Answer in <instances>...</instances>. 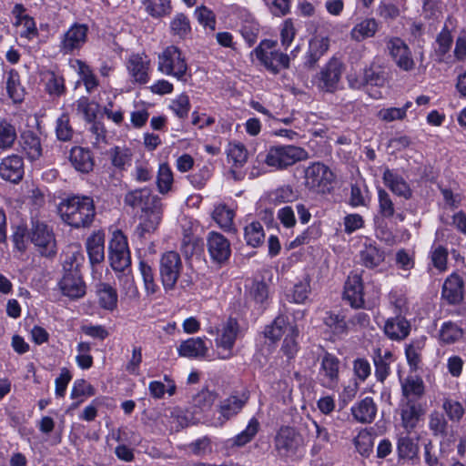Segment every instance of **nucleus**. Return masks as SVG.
Segmentation results:
<instances>
[{"label":"nucleus","instance_id":"61","mask_svg":"<svg viewBox=\"0 0 466 466\" xmlns=\"http://www.w3.org/2000/svg\"><path fill=\"white\" fill-rule=\"evenodd\" d=\"M15 138V127L5 120L0 121V149L11 147Z\"/></svg>","mask_w":466,"mask_h":466},{"label":"nucleus","instance_id":"31","mask_svg":"<svg viewBox=\"0 0 466 466\" xmlns=\"http://www.w3.org/2000/svg\"><path fill=\"white\" fill-rule=\"evenodd\" d=\"M464 329L451 320L441 323L438 331V341L441 346L452 345L461 342L464 338Z\"/></svg>","mask_w":466,"mask_h":466},{"label":"nucleus","instance_id":"56","mask_svg":"<svg viewBox=\"0 0 466 466\" xmlns=\"http://www.w3.org/2000/svg\"><path fill=\"white\" fill-rule=\"evenodd\" d=\"M265 233L259 222H252L245 228V239L248 245L254 248L264 242Z\"/></svg>","mask_w":466,"mask_h":466},{"label":"nucleus","instance_id":"8","mask_svg":"<svg viewBox=\"0 0 466 466\" xmlns=\"http://www.w3.org/2000/svg\"><path fill=\"white\" fill-rule=\"evenodd\" d=\"M182 261L176 251L165 252L159 261V273L163 288L166 291L173 290L182 270Z\"/></svg>","mask_w":466,"mask_h":466},{"label":"nucleus","instance_id":"2","mask_svg":"<svg viewBox=\"0 0 466 466\" xmlns=\"http://www.w3.org/2000/svg\"><path fill=\"white\" fill-rule=\"evenodd\" d=\"M258 157H260L268 167L282 170L297 162L308 159L309 153L303 147L293 145L273 146L265 154H259Z\"/></svg>","mask_w":466,"mask_h":466},{"label":"nucleus","instance_id":"9","mask_svg":"<svg viewBox=\"0 0 466 466\" xmlns=\"http://www.w3.org/2000/svg\"><path fill=\"white\" fill-rule=\"evenodd\" d=\"M30 239L42 256L52 257L56 253V243L52 228L45 222L33 219Z\"/></svg>","mask_w":466,"mask_h":466},{"label":"nucleus","instance_id":"4","mask_svg":"<svg viewBox=\"0 0 466 466\" xmlns=\"http://www.w3.org/2000/svg\"><path fill=\"white\" fill-rule=\"evenodd\" d=\"M208 333L215 334L218 359L228 360L234 356L233 349L240 335V327L236 319L228 318L216 328L215 332L210 329Z\"/></svg>","mask_w":466,"mask_h":466},{"label":"nucleus","instance_id":"30","mask_svg":"<svg viewBox=\"0 0 466 466\" xmlns=\"http://www.w3.org/2000/svg\"><path fill=\"white\" fill-rule=\"evenodd\" d=\"M178 354L186 358H204L208 359V348L204 339L200 337L190 338L180 343L177 348Z\"/></svg>","mask_w":466,"mask_h":466},{"label":"nucleus","instance_id":"10","mask_svg":"<svg viewBox=\"0 0 466 466\" xmlns=\"http://www.w3.org/2000/svg\"><path fill=\"white\" fill-rule=\"evenodd\" d=\"M108 258L116 271H123L131 263L127 240L121 231L113 233L108 246Z\"/></svg>","mask_w":466,"mask_h":466},{"label":"nucleus","instance_id":"17","mask_svg":"<svg viewBox=\"0 0 466 466\" xmlns=\"http://www.w3.org/2000/svg\"><path fill=\"white\" fill-rule=\"evenodd\" d=\"M247 401L248 397L245 395L241 397L231 395L220 401L218 407L219 416L215 420L214 425L216 427L223 426L228 420L237 416L242 410Z\"/></svg>","mask_w":466,"mask_h":466},{"label":"nucleus","instance_id":"50","mask_svg":"<svg viewBox=\"0 0 466 466\" xmlns=\"http://www.w3.org/2000/svg\"><path fill=\"white\" fill-rule=\"evenodd\" d=\"M170 30L173 35L185 39L191 33L188 17L182 13L177 14L170 22Z\"/></svg>","mask_w":466,"mask_h":466},{"label":"nucleus","instance_id":"5","mask_svg":"<svg viewBox=\"0 0 466 466\" xmlns=\"http://www.w3.org/2000/svg\"><path fill=\"white\" fill-rule=\"evenodd\" d=\"M277 42L263 40L254 50L257 58L271 73L278 74L289 67V56L277 49Z\"/></svg>","mask_w":466,"mask_h":466},{"label":"nucleus","instance_id":"59","mask_svg":"<svg viewBox=\"0 0 466 466\" xmlns=\"http://www.w3.org/2000/svg\"><path fill=\"white\" fill-rule=\"evenodd\" d=\"M190 106L189 97L185 93L173 99L169 106L173 113L179 118H186L187 116Z\"/></svg>","mask_w":466,"mask_h":466},{"label":"nucleus","instance_id":"41","mask_svg":"<svg viewBox=\"0 0 466 466\" xmlns=\"http://www.w3.org/2000/svg\"><path fill=\"white\" fill-rule=\"evenodd\" d=\"M22 147L31 161L38 159L42 155L40 139L32 132H25L22 135Z\"/></svg>","mask_w":466,"mask_h":466},{"label":"nucleus","instance_id":"35","mask_svg":"<svg viewBox=\"0 0 466 466\" xmlns=\"http://www.w3.org/2000/svg\"><path fill=\"white\" fill-rule=\"evenodd\" d=\"M70 162L72 166L82 173H88L93 169L94 160L91 152L80 147H75L71 149Z\"/></svg>","mask_w":466,"mask_h":466},{"label":"nucleus","instance_id":"39","mask_svg":"<svg viewBox=\"0 0 466 466\" xmlns=\"http://www.w3.org/2000/svg\"><path fill=\"white\" fill-rule=\"evenodd\" d=\"M260 424L256 418H251L241 432L228 440L231 447H243L249 443L258 434Z\"/></svg>","mask_w":466,"mask_h":466},{"label":"nucleus","instance_id":"1","mask_svg":"<svg viewBox=\"0 0 466 466\" xmlns=\"http://www.w3.org/2000/svg\"><path fill=\"white\" fill-rule=\"evenodd\" d=\"M58 210L62 220L76 228L90 226L96 215L94 201L86 196H73L63 200Z\"/></svg>","mask_w":466,"mask_h":466},{"label":"nucleus","instance_id":"62","mask_svg":"<svg viewBox=\"0 0 466 466\" xmlns=\"http://www.w3.org/2000/svg\"><path fill=\"white\" fill-rule=\"evenodd\" d=\"M353 443L357 451L362 456H369L372 451L371 435L365 430L359 432L354 438Z\"/></svg>","mask_w":466,"mask_h":466},{"label":"nucleus","instance_id":"51","mask_svg":"<svg viewBox=\"0 0 466 466\" xmlns=\"http://www.w3.org/2000/svg\"><path fill=\"white\" fill-rule=\"evenodd\" d=\"M213 219L218 225L226 231L233 229V218L234 212L228 208L225 205H218L215 208L212 213Z\"/></svg>","mask_w":466,"mask_h":466},{"label":"nucleus","instance_id":"16","mask_svg":"<svg viewBox=\"0 0 466 466\" xmlns=\"http://www.w3.org/2000/svg\"><path fill=\"white\" fill-rule=\"evenodd\" d=\"M207 248L211 259L218 264L227 262L231 255L229 241L222 234L216 231L208 234Z\"/></svg>","mask_w":466,"mask_h":466},{"label":"nucleus","instance_id":"40","mask_svg":"<svg viewBox=\"0 0 466 466\" xmlns=\"http://www.w3.org/2000/svg\"><path fill=\"white\" fill-rule=\"evenodd\" d=\"M403 400L420 399L424 394V384L420 378L409 376L401 382Z\"/></svg>","mask_w":466,"mask_h":466},{"label":"nucleus","instance_id":"7","mask_svg":"<svg viewBox=\"0 0 466 466\" xmlns=\"http://www.w3.org/2000/svg\"><path fill=\"white\" fill-rule=\"evenodd\" d=\"M428 428L431 435L440 438V452L444 454L450 446L454 442L455 432L451 426L445 415L440 410H432L428 417Z\"/></svg>","mask_w":466,"mask_h":466},{"label":"nucleus","instance_id":"34","mask_svg":"<svg viewBox=\"0 0 466 466\" xmlns=\"http://www.w3.org/2000/svg\"><path fill=\"white\" fill-rule=\"evenodd\" d=\"M86 250L91 264L101 263L105 258V235L95 232L86 239Z\"/></svg>","mask_w":466,"mask_h":466},{"label":"nucleus","instance_id":"60","mask_svg":"<svg viewBox=\"0 0 466 466\" xmlns=\"http://www.w3.org/2000/svg\"><path fill=\"white\" fill-rule=\"evenodd\" d=\"M379 212L382 218H390L395 214L394 204L387 191L382 188L378 190Z\"/></svg>","mask_w":466,"mask_h":466},{"label":"nucleus","instance_id":"18","mask_svg":"<svg viewBox=\"0 0 466 466\" xmlns=\"http://www.w3.org/2000/svg\"><path fill=\"white\" fill-rule=\"evenodd\" d=\"M127 68L135 83L145 85L149 81L150 59L146 54H132L127 59Z\"/></svg>","mask_w":466,"mask_h":466},{"label":"nucleus","instance_id":"24","mask_svg":"<svg viewBox=\"0 0 466 466\" xmlns=\"http://www.w3.org/2000/svg\"><path fill=\"white\" fill-rule=\"evenodd\" d=\"M125 204L133 208H141L142 211L148 210L151 206L159 203L161 200L157 196L151 195L148 188H139L127 192L124 198Z\"/></svg>","mask_w":466,"mask_h":466},{"label":"nucleus","instance_id":"21","mask_svg":"<svg viewBox=\"0 0 466 466\" xmlns=\"http://www.w3.org/2000/svg\"><path fill=\"white\" fill-rule=\"evenodd\" d=\"M142 221L137 228V233L140 238H145L147 234L154 233L158 228L163 215V207L161 201L148 210L143 211Z\"/></svg>","mask_w":466,"mask_h":466},{"label":"nucleus","instance_id":"11","mask_svg":"<svg viewBox=\"0 0 466 466\" xmlns=\"http://www.w3.org/2000/svg\"><path fill=\"white\" fill-rule=\"evenodd\" d=\"M339 360L330 353H325L317 374L318 383L326 389L336 390L339 382Z\"/></svg>","mask_w":466,"mask_h":466},{"label":"nucleus","instance_id":"64","mask_svg":"<svg viewBox=\"0 0 466 466\" xmlns=\"http://www.w3.org/2000/svg\"><path fill=\"white\" fill-rule=\"evenodd\" d=\"M46 91L53 96H60L64 90V79L62 76H56L55 73L50 72L46 76Z\"/></svg>","mask_w":466,"mask_h":466},{"label":"nucleus","instance_id":"47","mask_svg":"<svg viewBox=\"0 0 466 466\" xmlns=\"http://www.w3.org/2000/svg\"><path fill=\"white\" fill-rule=\"evenodd\" d=\"M148 15L160 18L170 14L172 6L170 0H141Z\"/></svg>","mask_w":466,"mask_h":466},{"label":"nucleus","instance_id":"6","mask_svg":"<svg viewBox=\"0 0 466 466\" xmlns=\"http://www.w3.org/2000/svg\"><path fill=\"white\" fill-rule=\"evenodd\" d=\"M334 179L331 169L322 162H312L304 170L305 187L317 193L329 192Z\"/></svg>","mask_w":466,"mask_h":466},{"label":"nucleus","instance_id":"44","mask_svg":"<svg viewBox=\"0 0 466 466\" xmlns=\"http://www.w3.org/2000/svg\"><path fill=\"white\" fill-rule=\"evenodd\" d=\"M323 322L334 335L339 336L347 333L348 324L345 320V316L340 313L327 312Z\"/></svg>","mask_w":466,"mask_h":466},{"label":"nucleus","instance_id":"43","mask_svg":"<svg viewBox=\"0 0 466 466\" xmlns=\"http://www.w3.org/2000/svg\"><path fill=\"white\" fill-rule=\"evenodd\" d=\"M360 258L365 267L373 268L384 261L385 253L376 246L370 245L360 252Z\"/></svg>","mask_w":466,"mask_h":466},{"label":"nucleus","instance_id":"13","mask_svg":"<svg viewBox=\"0 0 466 466\" xmlns=\"http://www.w3.org/2000/svg\"><path fill=\"white\" fill-rule=\"evenodd\" d=\"M342 74V63L333 58L316 76L314 84L325 92H334L338 89Z\"/></svg>","mask_w":466,"mask_h":466},{"label":"nucleus","instance_id":"29","mask_svg":"<svg viewBox=\"0 0 466 466\" xmlns=\"http://www.w3.org/2000/svg\"><path fill=\"white\" fill-rule=\"evenodd\" d=\"M384 333L391 340H403L410 332V322L400 315L390 318L384 324Z\"/></svg>","mask_w":466,"mask_h":466},{"label":"nucleus","instance_id":"57","mask_svg":"<svg viewBox=\"0 0 466 466\" xmlns=\"http://www.w3.org/2000/svg\"><path fill=\"white\" fill-rule=\"evenodd\" d=\"M397 451L400 459H412L418 452V445L409 436H402L398 439Z\"/></svg>","mask_w":466,"mask_h":466},{"label":"nucleus","instance_id":"32","mask_svg":"<svg viewBox=\"0 0 466 466\" xmlns=\"http://www.w3.org/2000/svg\"><path fill=\"white\" fill-rule=\"evenodd\" d=\"M380 28V23L373 17L364 18L350 30V37L356 42L374 37Z\"/></svg>","mask_w":466,"mask_h":466},{"label":"nucleus","instance_id":"14","mask_svg":"<svg viewBox=\"0 0 466 466\" xmlns=\"http://www.w3.org/2000/svg\"><path fill=\"white\" fill-rule=\"evenodd\" d=\"M386 46L390 57L400 69L409 72L415 67L411 51L401 38H388L386 40Z\"/></svg>","mask_w":466,"mask_h":466},{"label":"nucleus","instance_id":"46","mask_svg":"<svg viewBox=\"0 0 466 466\" xmlns=\"http://www.w3.org/2000/svg\"><path fill=\"white\" fill-rule=\"evenodd\" d=\"M84 261V256L77 247L70 248L65 253V259L63 261L64 273H77L80 272L79 267Z\"/></svg>","mask_w":466,"mask_h":466},{"label":"nucleus","instance_id":"20","mask_svg":"<svg viewBox=\"0 0 466 466\" xmlns=\"http://www.w3.org/2000/svg\"><path fill=\"white\" fill-rule=\"evenodd\" d=\"M300 445V437L291 427H282L275 437V448L282 455L295 453Z\"/></svg>","mask_w":466,"mask_h":466},{"label":"nucleus","instance_id":"38","mask_svg":"<svg viewBox=\"0 0 466 466\" xmlns=\"http://www.w3.org/2000/svg\"><path fill=\"white\" fill-rule=\"evenodd\" d=\"M96 295L101 308L106 310H114L117 305L116 290L109 284L100 283L96 286Z\"/></svg>","mask_w":466,"mask_h":466},{"label":"nucleus","instance_id":"53","mask_svg":"<svg viewBox=\"0 0 466 466\" xmlns=\"http://www.w3.org/2000/svg\"><path fill=\"white\" fill-rule=\"evenodd\" d=\"M173 172L170 167L166 164H160L157 171V184L159 193L167 194L172 188Z\"/></svg>","mask_w":466,"mask_h":466},{"label":"nucleus","instance_id":"49","mask_svg":"<svg viewBox=\"0 0 466 466\" xmlns=\"http://www.w3.org/2000/svg\"><path fill=\"white\" fill-rule=\"evenodd\" d=\"M293 327L289 325L284 316L277 317L271 325L266 327L264 334L265 337L272 341L279 340L284 334L289 332V328Z\"/></svg>","mask_w":466,"mask_h":466},{"label":"nucleus","instance_id":"23","mask_svg":"<svg viewBox=\"0 0 466 466\" xmlns=\"http://www.w3.org/2000/svg\"><path fill=\"white\" fill-rule=\"evenodd\" d=\"M62 293L70 299H79L86 294V284L80 272L64 273L59 281Z\"/></svg>","mask_w":466,"mask_h":466},{"label":"nucleus","instance_id":"25","mask_svg":"<svg viewBox=\"0 0 466 466\" xmlns=\"http://www.w3.org/2000/svg\"><path fill=\"white\" fill-rule=\"evenodd\" d=\"M24 175V164L21 157L9 156L0 163V177L12 183L19 182Z\"/></svg>","mask_w":466,"mask_h":466},{"label":"nucleus","instance_id":"52","mask_svg":"<svg viewBox=\"0 0 466 466\" xmlns=\"http://www.w3.org/2000/svg\"><path fill=\"white\" fill-rule=\"evenodd\" d=\"M6 90L9 96L15 102H20L24 96V88L20 83V76L15 70H10L7 73Z\"/></svg>","mask_w":466,"mask_h":466},{"label":"nucleus","instance_id":"45","mask_svg":"<svg viewBox=\"0 0 466 466\" xmlns=\"http://www.w3.org/2000/svg\"><path fill=\"white\" fill-rule=\"evenodd\" d=\"M107 154L111 164L118 169L123 170L131 165L132 154L127 147H114L108 150Z\"/></svg>","mask_w":466,"mask_h":466},{"label":"nucleus","instance_id":"55","mask_svg":"<svg viewBox=\"0 0 466 466\" xmlns=\"http://www.w3.org/2000/svg\"><path fill=\"white\" fill-rule=\"evenodd\" d=\"M441 407L448 419L452 422H460L465 414L462 404L452 399H444Z\"/></svg>","mask_w":466,"mask_h":466},{"label":"nucleus","instance_id":"12","mask_svg":"<svg viewBox=\"0 0 466 466\" xmlns=\"http://www.w3.org/2000/svg\"><path fill=\"white\" fill-rule=\"evenodd\" d=\"M88 26L75 23L60 38L59 50L65 55L80 50L87 40Z\"/></svg>","mask_w":466,"mask_h":466},{"label":"nucleus","instance_id":"36","mask_svg":"<svg viewBox=\"0 0 466 466\" xmlns=\"http://www.w3.org/2000/svg\"><path fill=\"white\" fill-rule=\"evenodd\" d=\"M426 339L427 338L425 336L418 337L413 339L405 347L407 362L409 366L414 370L419 368L421 362L422 351L425 348Z\"/></svg>","mask_w":466,"mask_h":466},{"label":"nucleus","instance_id":"42","mask_svg":"<svg viewBox=\"0 0 466 466\" xmlns=\"http://www.w3.org/2000/svg\"><path fill=\"white\" fill-rule=\"evenodd\" d=\"M76 65V70L80 76L81 81L83 82L85 88L88 94L93 93L99 86V81L93 70L85 62L81 60L75 61Z\"/></svg>","mask_w":466,"mask_h":466},{"label":"nucleus","instance_id":"27","mask_svg":"<svg viewBox=\"0 0 466 466\" xmlns=\"http://www.w3.org/2000/svg\"><path fill=\"white\" fill-rule=\"evenodd\" d=\"M442 299L449 304H459L463 299V280L457 274L449 276L443 283Z\"/></svg>","mask_w":466,"mask_h":466},{"label":"nucleus","instance_id":"33","mask_svg":"<svg viewBox=\"0 0 466 466\" xmlns=\"http://www.w3.org/2000/svg\"><path fill=\"white\" fill-rule=\"evenodd\" d=\"M373 361L375 365V376L377 380L383 382L390 371V364L394 361L390 350L377 349L374 352Z\"/></svg>","mask_w":466,"mask_h":466},{"label":"nucleus","instance_id":"48","mask_svg":"<svg viewBox=\"0 0 466 466\" xmlns=\"http://www.w3.org/2000/svg\"><path fill=\"white\" fill-rule=\"evenodd\" d=\"M227 157L233 167H240L248 160V151L241 143H229L227 147Z\"/></svg>","mask_w":466,"mask_h":466},{"label":"nucleus","instance_id":"58","mask_svg":"<svg viewBox=\"0 0 466 466\" xmlns=\"http://www.w3.org/2000/svg\"><path fill=\"white\" fill-rule=\"evenodd\" d=\"M395 265L402 271L401 275L407 278L415 262L413 257L406 249L400 248L395 254Z\"/></svg>","mask_w":466,"mask_h":466},{"label":"nucleus","instance_id":"28","mask_svg":"<svg viewBox=\"0 0 466 466\" xmlns=\"http://www.w3.org/2000/svg\"><path fill=\"white\" fill-rule=\"evenodd\" d=\"M383 182L391 192L405 199H410L412 191L406 180L395 170L387 168L382 177Z\"/></svg>","mask_w":466,"mask_h":466},{"label":"nucleus","instance_id":"15","mask_svg":"<svg viewBox=\"0 0 466 466\" xmlns=\"http://www.w3.org/2000/svg\"><path fill=\"white\" fill-rule=\"evenodd\" d=\"M425 414L423 405L416 400H402L400 404L401 426L408 432H411Z\"/></svg>","mask_w":466,"mask_h":466},{"label":"nucleus","instance_id":"26","mask_svg":"<svg viewBox=\"0 0 466 466\" xmlns=\"http://www.w3.org/2000/svg\"><path fill=\"white\" fill-rule=\"evenodd\" d=\"M377 410L374 400L371 397H365L356 402L351 407L350 411L357 422L370 424L375 420Z\"/></svg>","mask_w":466,"mask_h":466},{"label":"nucleus","instance_id":"37","mask_svg":"<svg viewBox=\"0 0 466 466\" xmlns=\"http://www.w3.org/2000/svg\"><path fill=\"white\" fill-rule=\"evenodd\" d=\"M407 0H380L377 14L384 20H394L406 10Z\"/></svg>","mask_w":466,"mask_h":466},{"label":"nucleus","instance_id":"3","mask_svg":"<svg viewBox=\"0 0 466 466\" xmlns=\"http://www.w3.org/2000/svg\"><path fill=\"white\" fill-rule=\"evenodd\" d=\"M157 70L186 84L191 79L186 57L176 46L166 47L157 56Z\"/></svg>","mask_w":466,"mask_h":466},{"label":"nucleus","instance_id":"19","mask_svg":"<svg viewBox=\"0 0 466 466\" xmlns=\"http://www.w3.org/2000/svg\"><path fill=\"white\" fill-rule=\"evenodd\" d=\"M217 398V393L208 390H202L193 397L190 407L192 423H198L205 418Z\"/></svg>","mask_w":466,"mask_h":466},{"label":"nucleus","instance_id":"54","mask_svg":"<svg viewBox=\"0 0 466 466\" xmlns=\"http://www.w3.org/2000/svg\"><path fill=\"white\" fill-rule=\"evenodd\" d=\"M139 271L144 282L145 291L147 295H153L158 290L155 280V273L152 267L146 261H140Z\"/></svg>","mask_w":466,"mask_h":466},{"label":"nucleus","instance_id":"63","mask_svg":"<svg viewBox=\"0 0 466 466\" xmlns=\"http://www.w3.org/2000/svg\"><path fill=\"white\" fill-rule=\"evenodd\" d=\"M298 335L299 330L295 326L289 328V332L286 334L282 346V350L289 358H292L298 351V343L296 340Z\"/></svg>","mask_w":466,"mask_h":466},{"label":"nucleus","instance_id":"22","mask_svg":"<svg viewBox=\"0 0 466 466\" xmlns=\"http://www.w3.org/2000/svg\"><path fill=\"white\" fill-rule=\"evenodd\" d=\"M363 285L361 278L357 274H350L344 287V299L347 300L352 308L360 309L364 307Z\"/></svg>","mask_w":466,"mask_h":466}]
</instances>
